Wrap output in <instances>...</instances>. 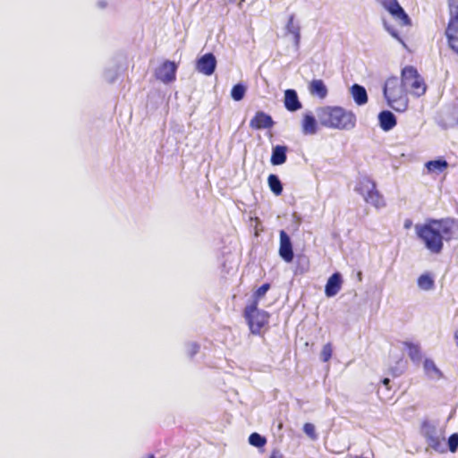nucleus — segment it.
Segmentation results:
<instances>
[{"mask_svg":"<svg viewBox=\"0 0 458 458\" xmlns=\"http://www.w3.org/2000/svg\"><path fill=\"white\" fill-rule=\"evenodd\" d=\"M417 237L432 254H440L444 242L458 240V220L452 217L430 218L415 225Z\"/></svg>","mask_w":458,"mask_h":458,"instance_id":"1","label":"nucleus"},{"mask_svg":"<svg viewBox=\"0 0 458 458\" xmlns=\"http://www.w3.org/2000/svg\"><path fill=\"white\" fill-rule=\"evenodd\" d=\"M319 123L327 128L350 131L356 125V115L341 106H321L316 110Z\"/></svg>","mask_w":458,"mask_h":458,"instance_id":"2","label":"nucleus"},{"mask_svg":"<svg viewBox=\"0 0 458 458\" xmlns=\"http://www.w3.org/2000/svg\"><path fill=\"white\" fill-rule=\"evenodd\" d=\"M383 94L387 105L396 112H404L407 109V92L398 77L392 76L386 81Z\"/></svg>","mask_w":458,"mask_h":458,"instance_id":"3","label":"nucleus"},{"mask_svg":"<svg viewBox=\"0 0 458 458\" xmlns=\"http://www.w3.org/2000/svg\"><path fill=\"white\" fill-rule=\"evenodd\" d=\"M355 191L363 196L364 200L377 208L385 207V199L376 189V183L369 177L359 180Z\"/></svg>","mask_w":458,"mask_h":458,"instance_id":"4","label":"nucleus"},{"mask_svg":"<svg viewBox=\"0 0 458 458\" xmlns=\"http://www.w3.org/2000/svg\"><path fill=\"white\" fill-rule=\"evenodd\" d=\"M401 81L404 89H411V94L420 97L425 94L427 87L423 78L419 74L417 69L413 66H405L401 72Z\"/></svg>","mask_w":458,"mask_h":458,"instance_id":"5","label":"nucleus"},{"mask_svg":"<svg viewBox=\"0 0 458 458\" xmlns=\"http://www.w3.org/2000/svg\"><path fill=\"white\" fill-rule=\"evenodd\" d=\"M449 21L445 37L450 49L458 55V0H448Z\"/></svg>","mask_w":458,"mask_h":458,"instance_id":"6","label":"nucleus"},{"mask_svg":"<svg viewBox=\"0 0 458 458\" xmlns=\"http://www.w3.org/2000/svg\"><path fill=\"white\" fill-rule=\"evenodd\" d=\"M244 317L249 325L250 330L254 335H259L262 327L267 324L269 314L258 309L256 301L244 309Z\"/></svg>","mask_w":458,"mask_h":458,"instance_id":"7","label":"nucleus"},{"mask_svg":"<svg viewBox=\"0 0 458 458\" xmlns=\"http://www.w3.org/2000/svg\"><path fill=\"white\" fill-rule=\"evenodd\" d=\"M391 17L401 26H411V20L401 6L398 0H376Z\"/></svg>","mask_w":458,"mask_h":458,"instance_id":"8","label":"nucleus"},{"mask_svg":"<svg viewBox=\"0 0 458 458\" xmlns=\"http://www.w3.org/2000/svg\"><path fill=\"white\" fill-rule=\"evenodd\" d=\"M176 70L174 62L165 61L156 70V77L164 83H170L175 80Z\"/></svg>","mask_w":458,"mask_h":458,"instance_id":"9","label":"nucleus"},{"mask_svg":"<svg viewBox=\"0 0 458 458\" xmlns=\"http://www.w3.org/2000/svg\"><path fill=\"white\" fill-rule=\"evenodd\" d=\"M216 67V59L212 53H207L200 56L196 63V70L207 76L214 73Z\"/></svg>","mask_w":458,"mask_h":458,"instance_id":"10","label":"nucleus"},{"mask_svg":"<svg viewBox=\"0 0 458 458\" xmlns=\"http://www.w3.org/2000/svg\"><path fill=\"white\" fill-rule=\"evenodd\" d=\"M279 255L287 263L292 262L293 259V250L291 239L283 230L280 232Z\"/></svg>","mask_w":458,"mask_h":458,"instance_id":"11","label":"nucleus"},{"mask_svg":"<svg viewBox=\"0 0 458 458\" xmlns=\"http://www.w3.org/2000/svg\"><path fill=\"white\" fill-rule=\"evenodd\" d=\"M273 125L274 121L272 117L262 111L257 112L250 122V126L255 130L269 129Z\"/></svg>","mask_w":458,"mask_h":458,"instance_id":"12","label":"nucleus"},{"mask_svg":"<svg viewBox=\"0 0 458 458\" xmlns=\"http://www.w3.org/2000/svg\"><path fill=\"white\" fill-rule=\"evenodd\" d=\"M343 284L342 275L339 272L334 273L327 280L325 286V294L327 297L335 296L341 290Z\"/></svg>","mask_w":458,"mask_h":458,"instance_id":"13","label":"nucleus"},{"mask_svg":"<svg viewBox=\"0 0 458 458\" xmlns=\"http://www.w3.org/2000/svg\"><path fill=\"white\" fill-rule=\"evenodd\" d=\"M284 107L289 112H296L302 107L301 102L299 100L297 92L295 89H286L284 91Z\"/></svg>","mask_w":458,"mask_h":458,"instance_id":"14","label":"nucleus"},{"mask_svg":"<svg viewBox=\"0 0 458 458\" xmlns=\"http://www.w3.org/2000/svg\"><path fill=\"white\" fill-rule=\"evenodd\" d=\"M301 131L304 135H314L318 131V123L311 112H306L301 121Z\"/></svg>","mask_w":458,"mask_h":458,"instance_id":"15","label":"nucleus"},{"mask_svg":"<svg viewBox=\"0 0 458 458\" xmlns=\"http://www.w3.org/2000/svg\"><path fill=\"white\" fill-rule=\"evenodd\" d=\"M377 118L380 128L385 131H391L397 123L395 115L389 110L381 111Z\"/></svg>","mask_w":458,"mask_h":458,"instance_id":"16","label":"nucleus"},{"mask_svg":"<svg viewBox=\"0 0 458 458\" xmlns=\"http://www.w3.org/2000/svg\"><path fill=\"white\" fill-rule=\"evenodd\" d=\"M309 91L310 95L320 99L326 98L328 94V90L325 82L320 79H314L310 82Z\"/></svg>","mask_w":458,"mask_h":458,"instance_id":"17","label":"nucleus"},{"mask_svg":"<svg viewBox=\"0 0 458 458\" xmlns=\"http://www.w3.org/2000/svg\"><path fill=\"white\" fill-rule=\"evenodd\" d=\"M350 92L356 105L364 106L368 103V93L363 86L355 83L350 88Z\"/></svg>","mask_w":458,"mask_h":458,"instance_id":"18","label":"nucleus"},{"mask_svg":"<svg viewBox=\"0 0 458 458\" xmlns=\"http://www.w3.org/2000/svg\"><path fill=\"white\" fill-rule=\"evenodd\" d=\"M287 147L283 145L274 146L270 162L273 165H281L285 163L287 159Z\"/></svg>","mask_w":458,"mask_h":458,"instance_id":"19","label":"nucleus"},{"mask_svg":"<svg viewBox=\"0 0 458 458\" xmlns=\"http://www.w3.org/2000/svg\"><path fill=\"white\" fill-rule=\"evenodd\" d=\"M286 31L293 36V40L296 48H299L301 41V27L298 22L294 21V15L289 17L286 24Z\"/></svg>","mask_w":458,"mask_h":458,"instance_id":"20","label":"nucleus"},{"mask_svg":"<svg viewBox=\"0 0 458 458\" xmlns=\"http://www.w3.org/2000/svg\"><path fill=\"white\" fill-rule=\"evenodd\" d=\"M425 167L427 168L428 173L439 174L448 167V163L445 159L438 158L428 161L425 164Z\"/></svg>","mask_w":458,"mask_h":458,"instance_id":"21","label":"nucleus"},{"mask_svg":"<svg viewBox=\"0 0 458 458\" xmlns=\"http://www.w3.org/2000/svg\"><path fill=\"white\" fill-rule=\"evenodd\" d=\"M403 345L407 351V353L413 362H419L421 360V352L419 344L411 342H404Z\"/></svg>","mask_w":458,"mask_h":458,"instance_id":"22","label":"nucleus"},{"mask_svg":"<svg viewBox=\"0 0 458 458\" xmlns=\"http://www.w3.org/2000/svg\"><path fill=\"white\" fill-rule=\"evenodd\" d=\"M418 287L423 291H430L434 288L435 281L428 273L422 274L417 280Z\"/></svg>","mask_w":458,"mask_h":458,"instance_id":"23","label":"nucleus"},{"mask_svg":"<svg viewBox=\"0 0 458 458\" xmlns=\"http://www.w3.org/2000/svg\"><path fill=\"white\" fill-rule=\"evenodd\" d=\"M427 442H428V445L435 451H437V452L445 451V448H444L445 437H441L437 435H428Z\"/></svg>","mask_w":458,"mask_h":458,"instance_id":"24","label":"nucleus"},{"mask_svg":"<svg viewBox=\"0 0 458 458\" xmlns=\"http://www.w3.org/2000/svg\"><path fill=\"white\" fill-rule=\"evenodd\" d=\"M267 183L271 191L276 195H281L283 191V184L279 177L276 174H270L267 178Z\"/></svg>","mask_w":458,"mask_h":458,"instance_id":"25","label":"nucleus"},{"mask_svg":"<svg viewBox=\"0 0 458 458\" xmlns=\"http://www.w3.org/2000/svg\"><path fill=\"white\" fill-rule=\"evenodd\" d=\"M246 93V87L242 84L238 83L234 85L231 90V97L235 101H241Z\"/></svg>","mask_w":458,"mask_h":458,"instance_id":"26","label":"nucleus"},{"mask_svg":"<svg viewBox=\"0 0 458 458\" xmlns=\"http://www.w3.org/2000/svg\"><path fill=\"white\" fill-rule=\"evenodd\" d=\"M384 29L395 39H397L404 47H406V44L400 37L397 30L391 25L386 20L382 19Z\"/></svg>","mask_w":458,"mask_h":458,"instance_id":"27","label":"nucleus"},{"mask_svg":"<svg viewBox=\"0 0 458 458\" xmlns=\"http://www.w3.org/2000/svg\"><path fill=\"white\" fill-rule=\"evenodd\" d=\"M249 443L256 447H263L267 443V439L259 433L255 432L250 435Z\"/></svg>","mask_w":458,"mask_h":458,"instance_id":"28","label":"nucleus"},{"mask_svg":"<svg viewBox=\"0 0 458 458\" xmlns=\"http://www.w3.org/2000/svg\"><path fill=\"white\" fill-rule=\"evenodd\" d=\"M333 354V346L332 344L327 343L326 344L320 352V360L324 362L328 361Z\"/></svg>","mask_w":458,"mask_h":458,"instance_id":"29","label":"nucleus"},{"mask_svg":"<svg viewBox=\"0 0 458 458\" xmlns=\"http://www.w3.org/2000/svg\"><path fill=\"white\" fill-rule=\"evenodd\" d=\"M199 351V344H198L197 343H188L185 346V352H186V354L192 358L196 353H198Z\"/></svg>","mask_w":458,"mask_h":458,"instance_id":"30","label":"nucleus"},{"mask_svg":"<svg viewBox=\"0 0 458 458\" xmlns=\"http://www.w3.org/2000/svg\"><path fill=\"white\" fill-rule=\"evenodd\" d=\"M270 284H263L260 287H259L256 292L254 293V301L258 302L259 299H261L267 292L269 290Z\"/></svg>","mask_w":458,"mask_h":458,"instance_id":"31","label":"nucleus"},{"mask_svg":"<svg viewBox=\"0 0 458 458\" xmlns=\"http://www.w3.org/2000/svg\"><path fill=\"white\" fill-rule=\"evenodd\" d=\"M448 447L452 453H455L458 449V433L452 434L448 438Z\"/></svg>","mask_w":458,"mask_h":458,"instance_id":"32","label":"nucleus"},{"mask_svg":"<svg viewBox=\"0 0 458 458\" xmlns=\"http://www.w3.org/2000/svg\"><path fill=\"white\" fill-rule=\"evenodd\" d=\"M303 431L307 436H309L311 439L315 440L317 439L318 436L316 434L315 426L311 423H305L303 425Z\"/></svg>","mask_w":458,"mask_h":458,"instance_id":"33","label":"nucleus"},{"mask_svg":"<svg viewBox=\"0 0 458 458\" xmlns=\"http://www.w3.org/2000/svg\"><path fill=\"white\" fill-rule=\"evenodd\" d=\"M104 78L106 81L112 83L117 78V71L116 69H107L104 72Z\"/></svg>","mask_w":458,"mask_h":458,"instance_id":"34","label":"nucleus"},{"mask_svg":"<svg viewBox=\"0 0 458 458\" xmlns=\"http://www.w3.org/2000/svg\"><path fill=\"white\" fill-rule=\"evenodd\" d=\"M424 369L426 370V372H440L437 368L436 367L435 363L433 360H429V359H426L424 360Z\"/></svg>","mask_w":458,"mask_h":458,"instance_id":"35","label":"nucleus"},{"mask_svg":"<svg viewBox=\"0 0 458 458\" xmlns=\"http://www.w3.org/2000/svg\"><path fill=\"white\" fill-rule=\"evenodd\" d=\"M97 6L99 9H105L107 6V2L106 0H99L97 2Z\"/></svg>","mask_w":458,"mask_h":458,"instance_id":"36","label":"nucleus"},{"mask_svg":"<svg viewBox=\"0 0 458 458\" xmlns=\"http://www.w3.org/2000/svg\"><path fill=\"white\" fill-rule=\"evenodd\" d=\"M269 458H283V455L279 451L274 450Z\"/></svg>","mask_w":458,"mask_h":458,"instance_id":"37","label":"nucleus"},{"mask_svg":"<svg viewBox=\"0 0 458 458\" xmlns=\"http://www.w3.org/2000/svg\"><path fill=\"white\" fill-rule=\"evenodd\" d=\"M382 383H383V385H384V386H386V387L387 389H390V386H389L390 380H389L388 378H384V379L382 380Z\"/></svg>","mask_w":458,"mask_h":458,"instance_id":"38","label":"nucleus"},{"mask_svg":"<svg viewBox=\"0 0 458 458\" xmlns=\"http://www.w3.org/2000/svg\"><path fill=\"white\" fill-rule=\"evenodd\" d=\"M411 220L407 219V220L404 222V227H405L406 229H408V228H410V227H411Z\"/></svg>","mask_w":458,"mask_h":458,"instance_id":"39","label":"nucleus"},{"mask_svg":"<svg viewBox=\"0 0 458 458\" xmlns=\"http://www.w3.org/2000/svg\"><path fill=\"white\" fill-rule=\"evenodd\" d=\"M147 458H156L154 454H149Z\"/></svg>","mask_w":458,"mask_h":458,"instance_id":"40","label":"nucleus"}]
</instances>
